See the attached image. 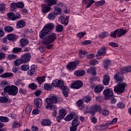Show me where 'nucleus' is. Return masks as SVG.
Listing matches in <instances>:
<instances>
[{
    "mask_svg": "<svg viewBox=\"0 0 131 131\" xmlns=\"http://www.w3.org/2000/svg\"><path fill=\"white\" fill-rule=\"evenodd\" d=\"M108 35H109V34L107 32H101L99 33V38H105V37H106V36H108Z\"/></svg>",
    "mask_w": 131,
    "mask_h": 131,
    "instance_id": "4c0bfd02",
    "label": "nucleus"
},
{
    "mask_svg": "<svg viewBox=\"0 0 131 131\" xmlns=\"http://www.w3.org/2000/svg\"><path fill=\"white\" fill-rule=\"evenodd\" d=\"M82 82L81 81H76L74 82L71 85L72 89H80L82 86Z\"/></svg>",
    "mask_w": 131,
    "mask_h": 131,
    "instance_id": "9b49d317",
    "label": "nucleus"
},
{
    "mask_svg": "<svg viewBox=\"0 0 131 131\" xmlns=\"http://www.w3.org/2000/svg\"><path fill=\"white\" fill-rule=\"evenodd\" d=\"M103 83L104 85H108L110 81V76L108 75H104L103 76Z\"/></svg>",
    "mask_w": 131,
    "mask_h": 131,
    "instance_id": "f3484780",
    "label": "nucleus"
},
{
    "mask_svg": "<svg viewBox=\"0 0 131 131\" xmlns=\"http://www.w3.org/2000/svg\"><path fill=\"white\" fill-rule=\"evenodd\" d=\"M64 27L62 25H58L56 27V30L57 32H62L63 31V29Z\"/></svg>",
    "mask_w": 131,
    "mask_h": 131,
    "instance_id": "58836bf2",
    "label": "nucleus"
},
{
    "mask_svg": "<svg viewBox=\"0 0 131 131\" xmlns=\"http://www.w3.org/2000/svg\"><path fill=\"white\" fill-rule=\"evenodd\" d=\"M90 111V114H91L93 116H95L96 115V112H99L101 111V106L99 105H93L91 107Z\"/></svg>",
    "mask_w": 131,
    "mask_h": 131,
    "instance_id": "1a4fd4ad",
    "label": "nucleus"
},
{
    "mask_svg": "<svg viewBox=\"0 0 131 131\" xmlns=\"http://www.w3.org/2000/svg\"><path fill=\"white\" fill-rule=\"evenodd\" d=\"M21 69L24 71H27V70H29V66L27 64L21 66Z\"/></svg>",
    "mask_w": 131,
    "mask_h": 131,
    "instance_id": "69168bd1",
    "label": "nucleus"
},
{
    "mask_svg": "<svg viewBox=\"0 0 131 131\" xmlns=\"http://www.w3.org/2000/svg\"><path fill=\"white\" fill-rule=\"evenodd\" d=\"M102 90H104V86L102 84L97 85L94 89L95 93H98L102 92Z\"/></svg>",
    "mask_w": 131,
    "mask_h": 131,
    "instance_id": "4be33fe9",
    "label": "nucleus"
},
{
    "mask_svg": "<svg viewBox=\"0 0 131 131\" xmlns=\"http://www.w3.org/2000/svg\"><path fill=\"white\" fill-rule=\"evenodd\" d=\"M7 38L8 39V40L15 41L16 39H17V38H18V36L14 35L13 34H10L7 35Z\"/></svg>",
    "mask_w": 131,
    "mask_h": 131,
    "instance_id": "bb28decb",
    "label": "nucleus"
},
{
    "mask_svg": "<svg viewBox=\"0 0 131 131\" xmlns=\"http://www.w3.org/2000/svg\"><path fill=\"white\" fill-rule=\"evenodd\" d=\"M36 80L38 82L39 84H41L43 81H46V77L42 76V77H39L36 78Z\"/></svg>",
    "mask_w": 131,
    "mask_h": 131,
    "instance_id": "f704fd0d",
    "label": "nucleus"
},
{
    "mask_svg": "<svg viewBox=\"0 0 131 131\" xmlns=\"http://www.w3.org/2000/svg\"><path fill=\"white\" fill-rule=\"evenodd\" d=\"M75 68H76V62H71L67 65V68L69 71L74 70Z\"/></svg>",
    "mask_w": 131,
    "mask_h": 131,
    "instance_id": "a211bd4d",
    "label": "nucleus"
},
{
    "mask_svg": "<svg viewBox=\"0 0 131 131\" xmlns=\"http://www.w3.org/2000/svg\"><path fill=\"white\" fill-rule=\"evenodd\" d=\"M85 74V72L83 70L76 71L74 72V75L76 76L80 77V76H83Z\"/></svg>",
    "mask_w": 131,
    "mask_h": 131,
    "instance_id": "a878e982",
    "label": "nucleus"
},
{
    "mask_svg": "<svg viewBox=\"0 0 131 131\" xmlns=\"http://www.w3.org/2000/svg\"><path fill=\"white\" fill-rule=\"evenodd\" d=\"M7 16L8 18H9L10 20H12V21H15L21 18V15L20 14L16 13V14H15V13L12 12L7 13Z\"/></svg>",
    "mask_w": 131,
    "mask_h": 131,
    "instance_id": "423d86ee",
    "label": "nucleus"
},
{
    "mask_svg": "<svg viewBox=\"0 0 131 131\" xmlns=\"http://www.w3.org/2000/svg\"><path fill=\"white\" fill-rule=\"evenodd\" d=\"M52 85H53V86L58 87L59 89H61V90L66 89V86L64 85V81L58 79L53 81Z\"/></svg>",
    "mask_w": 131,
    "mask_h": 131,
    "instance_id": "39448f33",
    "label": "nucleus"
},
{
    "mask_svg": "<svg viewBox=\"0 0 131 131\" xmlns=\"http://www.w3.org/2000/svg\"><path fill=\"white\" fill-rule=\"evenodd\" d=\"M106 51H107V48L103 47L101 48V50H99L97 53L99 56H102V55H104V54H106Z\"/></svg>",
    "mask_w": 131,
    "mask_h": 131,
    "instance_id": "473e14b6",
    "label": "nucleus"
},
{
    "mask_svg": "<svg viewBox=\"0 0 131 131\" xmlns=\"http://www.w3.org/2000/svg\"><path fill=\"white\" fill-rule=\"evenodd\" d=\"M47 18H48L49 20H55L56 15L54 13H50L48 15Z\"/></svg>",
    "mask_w": 131,
    "mask_h": 131,
    "instance_id": "a19ab883",
    "label": "nucleus"
},
{
    "mask_svg": "<svg viewBox=\"0 0 131 131\" xmlns=\"http://www.w3.org/2000/svg\"><path fill=\"white\" fill-rule=\"evenodd\" d=\"M117 33H118V29H117L115 31L111 32L110 36H111V37H114V38H116Z\"/></svg>",
    "mask_w": 131,
    "mask_h": 131,
    "instance_id": "37998d69",
    "label": "nucleus"
},
{
    "mask_svg": "<svg viewBox=\"0 0 131 131\" xmlns=\"http://www.w3.org/2000/svg\"><path fill=\"white\" fill-rule=\"evenodd\" d=\"M0 121H2V122H9V118L7 117L0 116Z\"/></svg>",
    "mask_w": 131,
    "mask_h": 131,
    "instance_id": "3c124183",
    "label": "nucleus"
},
{
    "mask_svg": "<svg viewBox=\"0 0 131 131\" xmlns=\"http://www.w3.org/2000/svg\"><path fill=\"white\" fill-rule=\"evenodd\" d=\"M46 103L47 104H57V103H58V97L56 96H52L51 98H47Z\"/></svg>",
    "mask_w": 131,
    "mask_h": 131,
    "instance_id": "9d476101",
    "label": "nucleus"
},
{
    "mask_svg": "<svg viewBox=\"0 0 131 131\" xmlns=\"http://www.w3.org/2000/svg\"><path fill=\"white\" fill-rule=\"evenodd\" d=\"M83 112L85 114H86L87 113H91V110L89 108V106H86L84 107Z\"/></svg>",
    "mask_w": 131,
    "mask_h": 131,
    "instance_id": "e2e57ef3",
    "label": "nucleus"
},
{
    "mask_svg": "<svg viewBox=\"0 0 131 131\" xmlns=\"http://www.w3.org/2000/svg\"><path fill=\"white\" fill-rule=\"evenodd\" d=\"M57 39V35L55 33H51L48 35L46 39L42 41L43 45H47V43H52L55 41V40Z\"/></svg>",
    "mask_w": 131,
    "mask_h": 131,
    "instance_id": "7ed1b4c3",
    "label": "nucleus"
},
{
    "mask_svg": "<svg viewBox=\"0 0 131 131\" xmlns=\"http://www.w3.org/2000/svg\"><path fill=\"white\" fill-rule=\"evenodd\" d=\"M29 88L31 89V90H36L37 88V85L34 83H32L29 85Z\"/></svg>",
    "mask_w": 131,
    "mask_h": 131,
    "instance_id": "4d7b16f0",
    "label": "nucleus"
},
{
    "mask_svg": "<svg viewBox=\"0 0 131 131\" xmlns=\"http://www.w3.org/2000/svg\"><path fill=\"white\" fill-rule=\"evenodd\" d=\"M42 125H43L44 126H50L51 125V121H50V120H43L42 121Z\"/></svg>",
    "mask_w": 131,
    "mask_h": 131,
    "instance_id": "ea45409f",
    "label": "nucleus"
},
{
    "mask_svg": "<svg viewBox=\"0 0 131 131\" xmlns=\"http://www.w3.org/2000/svg\"><path fill=\"white\" fill-rule=\"evenodd\" d=\"M108 125H110V124H108V122L105 124H102V125H100L99 126V127H100V129H107L108 127Z\"/></svg>",
    "mask_w": 131,
    "mask_h": 131,
    "instance_id": "09e8293b",
    "label": "nucleus"
},
{
    "mask_svg": "<svg viewBox=\"0 0 131 131\" xmlns=\"http://www.w3.org/2000/svg\"><path fill=\"white\" fill-rule=\"evenodd\" d=\"M79 121L78 120V118L75 119L72 121V125H73V126H78L79 125Z\"/></svg>",
    "mask_w": 131,
    "mask_h": 131,
    "instance_id": "e433bc0d",
    "label": "nucleus"
},
{
    "mask_svg": "<svg viewBox=\"0 0 131 131\" xmlns=\"http://www.w3.org/2000/svg\"><path fill=\"white\" fill-rule=\"evenodd\" d=\"M126 32H127V31L126 30L119 29L118 31L117 36L118 37H121L122 35H124V34H126Z\"/></svg>",
    "mask_w": 131,
    "mask_h": 131,
    "instance_id": "5701e85b",
    "label": "nucleus"
},
{
    "mask_svg": "<svg viewBox=\"0 0 131 131\" xmlns=\"http://www.w3.org/2000/svg\"><path fill=\"white\" fill-rule=\"evenodd\" d=\"M105 1L101 0L100 1H98L96 2L97 6H98V7H100V6H103V5H105Z\"/></svg>",
    "mask_w": 131,
    "mask_h": 131,
    "instance_id": "680f3d73",
    "label": "nucleus"
},
{
    "mask_svg": "<svg viewBox=\"0 0 131 131\" xmlns=\"http://www.w3.org/2000/svg\"><path fill=\"white\" fill-rule=\"evenodd\" d=\"M86 56H88V52L85 51L84 52H82L81 51H80L79 53V57H80V58H83L84 57H86Z\"/></svg>",
    "mask_w": 131,
    "mask_h": 131,
    "instance_id": "49530a36",
    "label": "nucleus"
},
{
    "mask_svg": "<svg viewBox=\"0 0 131 131\" xmlns=\"http://www.w3.org/2000/svg\"><path fill=\"white\" fill-rule=\"evenodd\" d=\"M7 58L9 60H14L18 58V56L15 54H9L8 55Z\"/></svg>",
    "mask_w": 131,
    "mask_h": 131,
    "instance_id": "c03bdc74",
    "label": "nucleus"
},
{
    "mask_svg": "<svg viewBox=\"0 0 131 131\" xmlns=\"http://www.w3.org/2000/svg\"><path fill=\"white\" fill-rule=\"evenodd\" d=\"M5 31L6 32H12L14 30V28L10 26H6L4 28Z\"/></svg>",
    "mask_w": 131,
    "mask_h": 131,
    "instance_id": "a18cd8bd",
    "label": "nucleus"
},
{
    "mask_svg": "<svg viewBox=\"0 0 131 131\" xmlns=\"http://www.w3.org/2000/svg\"><path fill=\"white\" fill-rule=\"evenodd\" d=\"M20 58H21L23 63L26 64L29 63V62H30V60L31 59V54L29 53H26L23 54Z\"/></svg>",
    "mask_w": 131,
    "mask_h": 131,
    "instance_id": "6e6552de",
    "label": "nucleus"
},
{
    "mask_svg": "<svg viewBox=\"0 0 131 131\" xmlns=\"http://www.w3.org/2000/svg\"><path fill=\"white\" fill-rule=\"evenodd\" d=\"M100 114H103L104 116H107V115H109V111L106 109H103L100 111Z\"/></svg>",
    "mask_w": 131,
    "mask_h": 131,
    "instance_id": "8fccbe9b",
    "label": "nucleus"
},
{
    "mask_svg": "<svg viewBox=\"0 0 131 131\" xmlns=\"http://www.w3.org/2000/svg\"><path fill=\"white\" fill-rule=\"evenodd\" d=\"M117 118H115L111 121L108 122L107 124H109L110 125L111 124H114V123H116V122H117Z\"/></svg>",
    "mask_w": 131,
    "mask_h": 131,
    "instance_id": "774afa93",
    "label": "nucleus"
},
{
    "mask_svg": "<svg viewBox=\"0 0 131 131\" xmlns=\"http://www.w3.org/2000/svg\"><path fill=\"white\" fill-rule=\"evenodd\" d=\"M36 66L32 65L31 66V69L28 72L29 75H33V74L35 73V70H36Z\"/></svg>",
    "mask_w": 131,
    "mask_h": 131,
    "instance_id": "aec40b11",
    "label": "nucleus"
},
{
    "mask_svg": "<svg viewBox=\"0 0 131 131\" xmlns=\"http://www.w3.org/2000/svg\"><path fill=\"white\" fill-rule=\"evenodd\" d=\"M67 114V111L65 110V108H61L59 110V116L60 118H64L65 116Z\"/></svg>",
    "mask_w": 131,
    "mask_h": 131,
    "instance_id": "412c9836",
    "label": "nucleus"
},
{
    "mask_svg": "<svg viewBox=\"0 0 131 131\" xmlns=\"http://www.w3.org/2000/svg\"><path fill=\"white\" fill-rule=\"evenodd\" d=\"M44 1L49 6H54L57 4V0H44Z\"/></svg>",
    "mask_w": 131,
    "mask_h": 131,
    "instance_id": "cd10ccee",
    "label": "nucleus"
},
{
    "mask_svg": "<svg viewBox=\"0 0 131 131\" xmlns=\"http://www.w3.org/2000/svg\"><path fill=\"white\" fill-rule=\"evenodd\" d=\"M53 8L54 9L53 14H54L55 16H58V15H61V13H62V10H61V9L57 8V7L56 6H54Z\"/></svg>",
    "mask_w": 131,
    "mask_h": 131,
    "instance_id": "c85d7f7f",
    "label": "nucleus"
},
{
    "mask_svg": "<svg viewBox=\"0 0 131 131\" xmlns=\"http://www.w3.org/2000/svg\"><path fill=\"white\" fill-rule=\"evenodd\" d=\"M121 72L122 73H126L127 72H130L131 71V67L130 66H128L126 67H122L121 68Z\"/></svg>",
    "mask_w": 131,
    "mask_h": 131,
    "instance_id": "b1692460",
    "label": "nucleus"
},
{
    "mask_svg": "<svg viewBox=\"0 0 131 131\" xmlns=\"http://www.w3.org/2000/svg\"><path fill=\"white\" fill-rule=\"evenodd\" d=\"M34 104L35 108H40L42 104V100L39 98H37L35 99Z\"/></svg>",
    "mask_w": 131,
    "mask_h": 131,
    "instance_id": "4468645a",
    "label": "nucleus"
},
{
    "mask_svg": "<svg viewBox=\"0 0 131 131\" xmlns=\"http://www.w3.org/2000/svg\"><path fill=\"white\" fill-rule=\"evenodd\" d=\"M55 28V25L53 23H49L46 25L45 27L39 33V37L41 39H46L47 35L52 32V30Z\"/></svg>",
    "mask_w": 131,
    "mask_h": 131,
    "instance_id": "f257e3e1",
    "label": "nucleus"
},
{
    "mask_svg": "<svg viewBox=\"0 0 131 131\" xmlns=\"http://www.w3.org/2000/svg\"><path fill=\"white\" fill-rule=\"evenodd\" d=\"M42 12L46 14L51 11V7L49 5H47L46 4H42Z\"/></svg>",
    "mask_w": 131,
    "mask_h": 131,
    "instance_id": "2eb2a0df",
    "label": "nucleus"
},
{
    "mask_svg": "<svg viewBox=\"0 0 131 131\" xmlns=\"http://www.w3.org/2000/svg\"><path fill=\"white\" fill-rule=\"evenodd\" d=\"M32 107L30 105H28L26 108V112L27 113V114H29V113H30L31 112Z\"/></svg>",
    "mask_w": 131,
    "mask_h": 131,
    "instance_id": "bf43d9fd",
    "label": "nucleus"
},
{
    "mask_svg": "<svg viewBox=\"0 0 131 131\" xmlns=\"http://www.w3.org/2000/svg\"><path fill=\"white\" fill-rule=\"evenodd\" d=\"M62 90V94L64 97L67 98L68 97V89H67V87L66 86L64 89H61Z\"/></svg>",
    "mask_w": 131,
    "mask_h": 131,
    "instance_id": "5fc2aeb1",
    "label": "nucleus"
},
{
    "mask_svg": "<svg viewBox=\"0 0 131 131\" xmlns=\"http://www.w3.org/2000/svg\"><path fill=\"white\" fill-rule=\"evenodd\" d=\"M14 74L12 73H5L4 74H2L0 77L2 78H7L8 77H12Z\"/></svg>",
    "mask_w": 131,
    "mask_h": 131,
    "instance_id": "2f4dec72",
    "label": "nucleus"
},
{
    "mask_svg": "<svg viewBox=\"0 0 131 131\" xmlns=\"http://www.w3.org/2000/svg\"><path fill=\"white\" fill-rule=\"evenodd\" d=\"M103 67L105 69H107L108 67H109V66H110V65H111V60H109V59H106L105 60H104L103 62Z\"/></svg>",
    "mask_w": 131,
    "mask_h": 131,
    "instance_id": "c756f323",
    "label": "nucleus"
},
{
    "mask_svg": "<svg viewBox=\"0 0 131 131\" xmlns=\"http://www.w3.org/2000/svg\"><path fill=\"white\" fill-rule=\"evenodd\" d=\"M28 42H29V41L27 38H22L20 40V44L23 48L27 46L28 45Z\"/></svg>",
    "mask_w": 131,
    "mask_h": 131,
    "instance_id": "393cba45",
    "label": "nucleus"
},
{
    "mask_svg": "<svg viewBox=\"0 0 131 131\" xmlns=\"http://www.w3.org/2000/svg\"><path fill=\"white\" fill-rule=\"evenodd\" d=\"M11 11H14V10H16L17 8V3H12L11 5Z\"/></svg>",
    "mask_w": 131,
    "mask_h": 131,
    "instance_id": "052dcab7",
    "label": "nucleus"
},
{
    "mask_svg": "<svg viewBox=\"0 0 131 131\" xmlns=\"http://www.w3.org/2000/svg\"><path fill=\"white\" fill-rule=\"evenodd\" d=\"M4 91L5 93H8V95L16 96L18 94V87L14 85H8L4 89Z\"/></svg>",
    "mask_w": 131,
    "mask_h": 131,
    "instance_id": "f03ea898",
    "label": "nucleus"
},
{
    "mask_svg": "<svg viewBox=\"0 0 131 131\" xmlns=\"http://www.w3.org/2000/svg\"><path fill=\"white\" fill-rule=\"evenodd\" d=\"M46 108V109L50 108V110H53V111H57V106L56 105H52L51 104H47Z\"/></svg>",
    "mask_w": 131,
    "mask_h": 131,
    "instance_id": "c9c22d12",
    "label": "nucleus"
},
{
    "mask_svg": "<svg viewBox=\"0 0 131 131\" xmlns=\"http://www.w3.org/2000/svg\"><path fill=\"white\" fill-rule=\"evenodd\" d=\"M52 88L53 86H52V85H51V84L46 83L44 84V89L46 91H49V90H51V89H52Z\"/></svg>",
    "mask_w": 131,
    "mask_h": 131,
    "instance_id": "603ef678",
    "label": "nucleus"
},
{
    "mask_svg": "<svg viewBox=\"0 0 131 131\" xmlns=\"http://www.w3.org/2000/svg\"><path fill=\"white\" fill-rule=\"evenodd\" d=\"M17 8L18 9H23L24 8V3L22 2H19L16 3Z\"/></svg>",
    "mask_w": 131,
    "mask_h": 131,
    "instance_id": "de8ad7c7",
    "label": "nucleus"
},
{
    "mask_svg": "<svg viewBox=\"0 0 131 131\" xmlns=\"http://www.w3.org/2000/svg\"><path fill=\"white\" fill-rule=\"evenodd\" d=\"M59 19L61 20V24H63V25H67L68 24L69 16L65 17V16H61L59 17Z\"/></svg>",
    "mask_w": 131,
    "mask_h": 131,
    "instance_id": "dca6fc26",
    "label": "nucleus"
},
{
    "mask_svg": "<svg viewBox=\"0 0 131 131\" xmlns=\"http://www.w3.org/2000/svg\"><path fill=\"white\" fill-rule=\"evenodd\" d=\"M72 119H73V115L72 114L69 115L64 118L66 121H70V120H72Z\"/></svg>",
    "mask_w": 131,
    "mask_h": 131,
    "instance_id": "864d4df0",
    "label": "nucleus"
},
{
    "mask_svg": "<svg viewBox=\"0 0 131 131\" xmlns=\"http://www.w3.org/2000/svg\"><path fill=\"white\" fill-rule=\"evenodd\" d=\"M85 34H86V33L85 32H80L77 34V36L80 38H82Z\"/></svg>",
    "mask_w": 131,
    "mask_h": 131,
    "instance_id": "0e129e2a",
    "label": "nucleus"
},
{
    "mask_svg": "<svg viewBox=\"0 0 131 131\" xmlns=\"http://www.w3.org/2000/svg\"><path fill=\"white\" fill-rule=\"evenodd\" d=\"M8 98H7L5 96L0 97L1 103H7V102H8Z\"/></svg>",
    "mask_w": 131,
    "mask_h": 131,
    "instance_id": "13d9d810",
    "label": "nucleus"
},
{
    "mask_svg": "<svg viewBox=\"0 0 131 131\" xmlns=\"http://www.w3.org/2000/svg\"><path fill=\"white\" fill-rule=\"evenodd\" d=\"M13 53H21L22 52V48H14L12 50Z\"/></svg>",
    "mask_w": 131,
    "mask_h": 131,
    "instance_id": "6e6d98bb",
    "label": "nucleus"
},
{
    "mask_svg": "<svg viewBox=\"0 0 131 131\" xmlns=\"http://www.w3.org/2000/svg\"><path fill=\"white\" fill-rule=\"evenodd\" d=\"M16 25L18 29L22 28L26 25V23L23 20H19L17 23Z\"/></svg>",
    "mask_w": 131,
    "mask_h": 131,
    "instance_id": "7c9ffc66",
    "label": "nucleus"
},
{
    "mask_svg": "<svg viewBox=\"0 0 131 131\" xmlns=\"http://www.w3.org/2000/svg\"><path fill=\"white\" fill-rule=\"evenodd\" d=\"M87 73L89 74H92V75H96L97 74V72L96 71V68L92 67L91 68L87 69Z\"/></svg>",
    "mask_w": 131,
    "mask_h": 131,
    "instance_id": "6ab92c4d",
    "label": "nucleus"
},
{
    "mask_svg": "<svg viewBox=\"0 0 131 131\" xmlns=\"http://www.w3.org/2000/svg\"><path fill=\"white\" fill-rule=\"evenodd\" d=\"M82 100L86 103H90L92 101V97L91 96H85L82 98Z\"/></svg>",
    "mask_w": 131,
    "mask_h": 131,
    "instance_id": "79ce46f5",
    "label": "nucleus"
},
{
    "mask_svg": "<svg viewBox=\"0 0 131 131\" xmlns=\"http://www.w3.org/2000/svg\"><path fill=\"white\" fill-rule=\"evenodd\" d=\"M125 86L126 83L124 82H120L119 84L114 88V92L115 93H123L125 91Z\"/></svg>",
    "mask_w": 131,
    "mask_h": 131,
    "instance_id": "20e7f679",
    "label": "nucleus"
},
{
    "mask_svg": "<svg viewBox=\"0 0 131 131\" xmlns=\"http://www.w3.org/2000/svg\"><path fill=\"white\" fill-rule=\"evenodd\" d=\"M89 64L92 66L97 65V64H98V61L97 60V59L92 60L89 62Z\"/></svg>",
    "mask_w": 131,
    "mask_h": 131,
    "instance_id": "338daca9",
    "label": "nucleus"
},
{
    "mask_svg": "<svg viewBox=\"0 0 131 131\" xmlns=\"http://www.w3.org/2000/svg\"><path fill=\"white\" fill-rule=\"evenodd\" d=\"M15 66H20L22 63H23V60L22 58H17L16 60L14 61Z\"/></svg>",
    "mask_w": 131,
    "mask_h": 131,
    "instance_id": "72a5a7b5",
    "label": "nucleus"
},
{
    "mask_svg": "<svg viewBox=\"0 0 131 131\" xmlns=\"http://www.w3.org/2000/svg\"><path fill=\"white\" fill-rule=\"evenodd\" d=\"M114 78L117 83H119L120 81L123 80V77L121 76V73H116L114 76Z\"/></svg>",
    "mask_w": 131,
    "mask_h": 131,
    "instance_id": "f8f14e48",
    "label": "nucleus"
},
{
    "mask_svg": "<svg viewBox=\"0 0 131 131\" xmlns=\"http://www.w3.org/2000/svg\"><path fill=\"white\" fill-rule=\"evenodd\" d=\"M103 94L104 96V98L105 100H108L110 99L111 97H113V90L112 89H107L103 91Z\"/></svg>",
    "mask_w": 131,
    "mask_h": 131,
    "instance_id": "0eeeda50",
    "label": "nucleus"
},
{
    "mask_svg": "<svg viewBox=\"0 0 131 131\" xmlns=\"http://www.w3.org/2000/svg\"><path fill=\"white\" fill-rule=\"evenodd\" d=\"M95 3V1L94 0H82V4H84L86 5V8L88 9L89 8H91L92 6H93V4Z\"/></svg>",
    "mask_w": 131,
    "mask_h": 131,
    "instance_id": "ddd939ff",
    "label": "nucleus"
}]
</instances>
